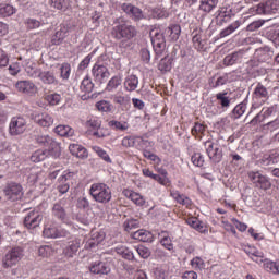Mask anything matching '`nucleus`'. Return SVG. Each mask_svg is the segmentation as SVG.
<instances>
[{
  "label": "nucleus",
  "instance_id": "obj_52",
  "mask_svg": "<svg viewBox=\"0 0 279 279\" xmlns=\"http://www.w3.org/2000/svg\"><path fill=\"white\" fill-rule=\"evenodd\" d=\"M154 19H169V11L165 8H157L153 11Z\"/></svg>",
  "mask_w": 279,
  "mask_h": 279
},
{
  "label": "nucleus",
  "instance_id": "obj_41",
  "mask_svg": "<svg viewBox=\"0 0 279 279\" xmlns=\"http://www.w3.org/2000/svg\"><path fill=\"white\" fill-rule=\"evenodd\" d=\"M92 149L93 151H95V154H97V156H99V158L105 160V162H112L110 155H108V153L104 148L99 146H92Z\"/></svg>",
  "mask_w": 279,
  "mask_h": 279
},
{
  "label": "nucleus",
  "instance_id": "obj_35",
  "mask_svg": "<svg viewBox=\"0 0 279 279\" xmlns=\"http://www.w3.org/2000/svg\"><path fill=\"white\" fill-rule=\"evenodd\" d=\"M159 238H160V243L162 247L171 252V250H173V242L171 241V236H169V233L166 231H161L159 233Z\"/></svg>",
  "mask_w": 279,
  "mask_h": 279
},
{
  "label": "nucleus",
  "instance_id": "obj_4",
  "mask_svg": "<svg viewBox=\"0 0 279 279\" xmlns=\"http://www.w3.org/2000/svg\"><path fill=\"white\" fill-rule=\"evenodd\" d=\"M248 179L256 189H260L262 191H269L271 189V181H269L267 175L260 173V171L248 172Z\"/></svg>",
  "mask_w": 279,
  "mask_h": 279
},
{
  "label": "nucleus",
  "instance_id": "obj_22",
  "mask_svg": "<svg viewBox=\"0 0 279 279\" xmlns=\"http://www.w3.org/2000/svg\"><path fill=\"white\" fill-rule=\"evenodd\" d=\"M70 154L76 158H88V150L80 144H70Z\"/></svg>",
  "mask_w": 279,
  "mask_h": 279
},
{
  "label": "nucleus",
  "instance_id": "obj_7",
  "mask_svg": "<svg viewBox=\"0 0 279 279\" xmlns=\"http://www.w3.org/2000/svg\"><path fill=\"white\" fill-rule=\"evenodd\" d=\"M4 195L10 202H19L23 197V186L16 182H11L5 186Z\"/></svg>",
  "mask_w": 279,
  "mask_h": 279
},
{
  "label": "nucleus",
  "instance_id": "obj_45",
  "mask_svg": "<svg viewBox=\"0 0 279 279\" xmlns=\"http://www.w3.org/2000/svg\"><path fill=\"white\" fill-rule=\"evenodd\" d=\"M96 108L99 112H112V104L108 100H100L96 102Z\"/></svg>",
  "mask_w": 279,
  "mask_h": 279
},
{
  "label": "nucleus",
  "instance_id": "obj_64",
  "mask_svg": "<svg viewBox=\"0 0 279 279\" xmlns=\"http://www.w3.org/2000/svg\"><path fill=\"white\" fill-rule=\"evenodd\" d=\"M134 144H135V140L132 136H125L122 138V147H126V148L134 147Z\"/></svg>",
  "mask_w": 279,
  "mask_h": 279
},
{
  "label": "nucleus",
  "instance_id": "obj_30",
  "mask_svg": "<svg viewBox=\"0 0 279 279\" xmlns=\"http://www.w3.org/2000/svg\"><path fill=\"white\" fill-rule=\"evenodd\" d=\"M124 88L129 93L134 92L136 88H138V77L134 74H131L126 76L124 81Z\"/></svg>",
  "mask_w": 279,
  "mask_h": 279
},
{
  "label": "nucleus",
  "instance_id": "obj_28",
  "mask_svg": "<svg viewBox=\"0 0 279 279\" xmlns=\"http://www.w3.org/2000/svg\"><path fill=\"white\" fill-rule=\"evenodd\" d=\"M122 83L123 76L121 74L114 75L107 83L106 90H108V93H112L117 90V88H119V86H121Z\"/></svg>",
  "mask_w": 279,
  "mask_h": 279
},
{
  "label": "nucleus",
  "instance_id": "obj_57",
  "mask_svg": "<svg viewBox=\"0 0 279 279\" xmlns=\"http://www.w3.org/2000/svg\"><path fill=\"white\" fill-rule=\"evenodd\" d=\"M27 29H38L43 25V22L36 19H27L25 22Z\"/></svg>",
  "mask_w": 279,
  "mask_h": 279
},
{
  "label": "nucleus",
  "instance_id": "obj_19",
  "mask_svg": "<svg viewBox=\"0 0 279 279\" xmlns=\"http://www.w3.org/2000/svg\"><path fill=\"white\" fill-rule=\"evenodd\" d=\"M132 239L142 241L143 243H151L154 241V234L145 229H141L132 233Z\"/></svg>",
  "mask_w": 279,
  "mask_h": 279
},
{
  "label": "nucleus",
  "instance_id": "obj_12",
  "mask_svg": "<svg viewBox=\"0 0 279 279\" xmlns=\"http://www.w3.org/2000/svg\"><path fill=\"white\" fill-rule=\"evenodd\" d=\"M279 12V0H267L256 7L257 14H276Z\"/></svg>",
  "mask_w": 279,
  "mask_h": 279
},
{
  "label": "nucleus",
  "instance_id": "obj_10",
  "mask_svg": "<svg viewBox=\"0 0 279 279\" xmlns=\"http://www.w3.org/2000/svg\"><path fill=\"white\" fill-rule=\"evenodd\" d=\"M92 75L98 84H104L110 77V70L104 64L95 63L92 68Z\"/></svg>",
  "mask_w": 279,
  "mask_h": 279
},
{
  "label": "nucleus",
  "instance_id": "obj_31",
  "mask_svg": "<svg viewBox=\"0 0 279 279\" xmlns=\"http://www.w3.org/2000/svg\"><path fill=\"white\" fill-rule=\"evenodd\" d=\"M182 28L178 24L171 25L165 29V35L169 36L171 40H178V38H180Z\"/></svg>",
  "mask_w": 279,
  "mask_h": 279
},
{
  "label": "nucleus",
  "instance_id": "obj_18",
  "mask_svg": "<svg viewBox=\"0 0 279 279\" xmlns=\"http://www.w3.org/2000/svg\"><path fill=\"white\" fill-rule=\"evenodd\" d=\"M123 195H125L128 199H131V202H133L135 206L143 207L147 203V201L145 199V196L132 190H124Z\"/></svg>",
  "mask_w": 279,
  "mask_h": 279
},
{
  "label": "nucleus",
  "instance_id": "obj_21",
  "mask_svg": "<svg viewBox=\"0 0 279 279\" xmlns=\"http://www.w3.org/2000/svg\"><path fill=\"white\" fill-rule=\"evenodd\" d=\"M48 5L58 12H66L71 8V0H48Z\"/></svg>",
  "mask_w": 279,
  "mask_h": 279
},
{
  "label": "nucleus",
  "instance_id": "obj_25",
  "mask_svg": "<svg viewBox=\"0 0 279 279\" xmlns=\"http://www.w3.org/2000/svg\"><path fill=\"white\" fill-rule=\"evenodd\" d=\"M187 223L191 226V228L197 230V232H201V234L208 233V227H206V225L197 218L187 219Z\"/></svg>",
  "mask_w": 279,
  "mask_h": 279
},
{
  "label": "nucleus",
  "instance_id": "obj_24",
  "mask_svg": "<svg viewBox=\"0 0 279 279\" xmlns=\"http://www.w3.org/2000/svg\"><path fill=\"white\" fill-rule=\"evenodd\" d=\"M47 154L52 156V158H60V155L62 154V146H60V143L52 138L48 144Z\"/></svg>",
  "mask_w": 279,
  "mask_h": 279
},
{
  "label": "nucleus",
  "instance_id": "obj_36",
  "mask_svg": "<svg viewBox=\"0 0 279 279\" xmlns=\"http://www.w3.org/2000/svg\"><path fill=\"white\" fill-rule=\"evenodd\" d=\"M16 14V9L8 3H0V19H5V16H12Z\"/></svg>",
  "mask_w": 279,
  "mask_h": 279
},
{
  "label": "nucleus",
  "instance_id": "obj_2",
  "mask_svg": "<svg viewBox=\"0 0 279 279\" xmlns=\"http://www.w3.org/2000/svg\"><path fill=\"white\" fill-rule=\"evenodd\" d=\"M111 36L116 40H132L136 36V27L126 23L117 24L111 31Z\"/></svg>",
  "mask_w": 279,
  "mask_h": 279
},
{
  "label": "nucleus",
  "instance_id": "obj_27",
  "mask_svg": "<svg viewBox=\"0 0 279 279\" xmlns=\"http://www.w3.org/2000/svg\"><path fill=\"white\" fill-rule=\"evenodd\" d=\"M218 3H219V0H201L198 8L201 12H205V14H209V12H213V10L217 8Z\"/></svg>",
  "mask_w": 279,
  "mask_h": 279
},
{
  "label": "nucleus",
  "instance_id": "obj_46",
  "mask_svg": "<svg viewBox=\"0 0 279 279\" xmlns=\"http://www.w3.org/2000/svg\"><path fill=\"white\" fill-rule=\"evenodd\" d=\"M52 215L57 217V219H65L66 211H64V207L60 204H54L52 207Z\"/></svg>",
  "mask_w": 279,
  "mask_h": 279
},
{
  "label": "nucleus",
  "instance_id": "obj_32",
  "mask_svg": "<svg viewBox=\"0 0 279 279\" xmlns=\"http://www.w3.org/2000/svg\"><path fill=\"white\" fill-rule=\"evenodd\" d=\"M78 250H80V241L74 240L63 250V254L64 256H66V258H73V256L77 254Z\"/></svg>",
  "mask_w": 279,
  "mask_h": 279
},
{
  "label": "nucleus",
  "instance_id": "obj_33",
  "mask_svg": "<svg viewBox=\"0 0 279 279\" xmlns=\"http://www.w3.org/2000/svg\"><path fill=\"white\" fill-rule=\"evenodd\" d=\"M173 69V58L165 57L159 61L158 70L162 73H169Z\"/></svg>",
  "mask_w": 279,
  "mask_h": 279
},
{
  "label": "nucleus",
  "instance_id": "obj_6",
  "mask_svg": "<svg viewBox=\"0 0 279 279\" xmlns=\"http://www.w3.org/2000/svg\"><path fill=\"white\" fill-rule=\"evenodd\" d=\"M205 149L207 151V156L213 160V162H221V159L223 158V150L219 143L207 141L205 142Z\"/></svg>",
  "mask_w": 279,
  "mask_h": 279
},
{
  "label": "nucleus",
  "instance_id": "obj_56",
  "mask_svg": "<svg viewBox=\"0 0 279 279\" xmlns=\"http://www.w3.org/2000/svg\"><path fill=\"white\" fill-rule=\"evenodd\" d=\"M191 265L194 269H206V263H204V259H202L201 257H194L191 260Z\"/></svg>",
  "mask_w": 279,
  "mask_h": 279
},
{
  "label": "nucleus",
  "instance_id": "obj_38",
  "mask_svg": "<svg viewBox=\"0 0 279 279\" xmlns=\"http://www.w3.org/2000/svg\"><path fill=\"white\" fill-rule=\"evenodd\" d=\"M264 269H266V271H270V274H279V262L265 259Z\"/></svg>",
  "mask_w": 279,
  "mask_h": 279
},
{
  "label": "nucleus",
  "instance_id": "obj_39",
  "mask_svg": "<svg viewBox=\"0 0 279 279\" xmlns=\"http://www.w3.org/2000/svg\"><path fill=\"white\" fill-rule=\"evenodd\" d=\"M69 32L66 28H60L59 31L56 32L54 37L52 39L53 45H62L64 38H66Z\"/></svg>",
  "mask_w": 279,
  "mask_h": 279
},
{
  "label": "nucleus",
  "instance_id": "obj_11",
  "mask_svg": "<svg viewBox=\"0 0 279 279\" xmlns=\"http://www.w3.org/2000/svg\"><path fill=\"white\" fill-rule=\"evenodd\" d=\"M43 222V215H40V211H29L27 216L24 218V226L27 228V230H36V228L40 227V223Z\"/></svg>",
  "mask_w": 279,
  "mask_h": 279
},
{
  "label": "nucleus",
  "instance_id": "obj_17",
  "mask_svg": "<svg viewBox=\"0 0 279 279\" xmlns=\"http://www.w3.org/2000/svg\"><path fill=\"white\" fill-rule=\"evenodd\" d=\"M106 239V233L104 231H94L92 232L90 239L86 242L85 247L86 250H93L102 243Z\"/></svg>",
  "mask_w": 279,
  "mask_h": 279
},
{
  "label": "nucleus",
  "instance_id": "obj_14",
  "mask_svg": "<svg viewBox=\"0 0 279 279\" xmlns=\"http://www.w3.org/2000/svg\"><path fill=\"white\" fill-rule=\"evenodd\" d=\"M111 99L113 104H116V106H119V108H121L122 110H128L132 101L130 95H126L123 92H117L111 96Z\"/></svg>",
  "mask_w": 279,
  "mask_h": 279
},
{
  "label": "nucleus",
  "instance_id": "obj_40",
  "mask_svg": "<svg viewBox=\"0 0 279 279\" xmlns=\"http://www.w3.org/2000/svg\"><path fill=\"white\" fill-rule=\"evenodd\" d=\"M278 162H279V156L277 154L265 156L262 159V165H264L265 167H271V165H278Z\"/></svg>",
  "mask_w": 279,
  "mask_h": 279
},
{
  "label": "nucleus",
  "instance_id": "obj_61",
  "mask_svg": "<svg viewBox=\"0 0 279 279\" xmlns=\"http://www.w3.org/2000/svg\"><path fill=\"white\" fill-rule=\"evenodd\" d=\"M192 162L195 167H204V156L202 153H196L192 156Z\"/></svg>",
  "mask_w": 279,
  "mask_h": 279
},
{
  "label": "nucleus",
  "instance_id": "obj_29",
  "mask_svg": "<svg viewBox=\"0 0 279 279\" xmlns=\"http://www.w3.org/2000/svg\"><path fill=\"white\" fill-rule=\"evenodd\" d=\"M38 77L43 84H58V78H56V74L51 71H44L38 74Z\"/></svg>",
  "mask_w": 279,
  "mask_h": 279
},
{
  "label": "nucleus",
  "instance_id": "obj_9",
  "mask_svg": "<svg viewBox=\"0 0 279 279\" xmlns=\"http://www.w3.org/2000/svg\"><path fill=\"white\" fill-rule=\"evenodd\" d=\"M15 88L19 93H22L27 97H34L38 93V86L32 81H17Z\"/></svg>",
  "mask_w": 279,
  "mask_h": 279
},
{
  "label": "nucleus",
  "instance_id": "obj_34",
  "mask_svg": "<svg viewBox=\"0 0 279 279\" xmlns=\"http://www.w3.org/2000/svg\"><path fill=\"white\" fill-rule=\"evenodd\" d=\"M54 132L59 136H68V138H71L75 134V131L71 126L62 124L56 126Z\"/></svg>",
  "mask_w": 279,
  "mask_h": 279
},
{
  "label": "nucleus",
  "instance_id": "obj_23",
  "mask_svg": "<svg viewBox=\"0 0 279 279\" xmlns=\"http://www.w3.org/2000/svg\"><path fill=\"white\" fill-rule=\"evenodd\" d=\"M89 271L92 274H110V267L108 266V264L104 263V262H95L90 268Z\"/></svg>",
  "mask_w": 279,
  "mask_h": 279
},
{
  "label": "nucleus",
  "instance_id": "obj_20",
  "mask_svg": "<svg viewBox=\"0 0 279 279\" xmlns=\"http://www.w3.org/2000/svg\"><path fill=\"white\" fill-rule=\"evenodd\" d=\"M254 99L256 101H260V104H265L269 99V92H267V87L263 84H257L254 90Z\"/></svg>",
  "mask_w": 279,
  "mask_h": 279
},
{
  "label": "nucleus",
  "instance_id": "obj_5",
  "mask_svg": "<svg viewBox=\"0 0 279 279\" xmlns=\"http://www.w3.org/2000/svg\"><path fill=\"white\" fill-rule=\"evenodd\" d=\"M43 234L45 239H62L64 236H69V231L58 228V226L52 221H48L44 227Z\"/></svg>",
  "mask_w": 279,
  "mask_h": 279
},
{
  "label": "nucleus",
  "instance_id": "obj_8",
  "mask_svg": "<svg viewBox=\"0 0 279 279\" xmlns=\"http://www.w3.org/2000/svg\"><path fill=\"white\" fill-rule=\"evenodd\" d=\"M26 128L27 121L21 117H14L9 124V134H11V136H19L25 132Z\"/></svg>",
  "mask_w": 279,
  "mask_h": 279
},
{
  "label": "nucleus",
  "instance_id": "obj_62",
  "mask_svg": "<svg viewBox=\"0 0 279 279\" xmlns=\"http://www.w3.org/2000/svg\"><path fill=\"white\" fill-rule=\"evenodd\" d=\"M123 226L126 232H130L131 230H136V228H138V220L136 219L126 220Z\"/></svg>",
  "mask_w": 279,
  "mask_h": 279
},
{
  "label": "nucleus",
  "instance_id": "obj_58",
  "mask_svg": "<svg viewBox=\"0 0 279 279\" xmlns=\"http://www.w3.org/2000/svg\"><path fill=\"white\" fill-rule=\"evenodd\" d=\"M22 66L23 65L19 61H15V62L11 63L9 65V73H10V75H13V76L14 75H19V73H21V68Z\"/></svg>",
  "mask_w": 279,
  "mask_h": 279
},
{
  "label": "nucleus",
  "instance_id": "obj_60",
  "mask_svg": "<svg viewBox=\"0 0 279 279\" xmlns=\"http://www.w3.org/2000/svg\"><path fill=\"white\" fill-rule=\"evenodd\" d=\"M136 252L141 256V258H149V256H151V251H149V248L144 245L137 246Z\"/></svg>",
  "mask_w": 279,
  "mask_h": 279
},
{
  "label": "nucleus",
  "instance_id": "obj_43",
  "mask_svg": "<svg viewBox=\"0 0 279 279\" xmlns=\"http://www.w3.org/2000/svg\"><path fill=\"white\" fill-rule=\"evenodd\" d=\"M47 156V150L38 149L31 156V160L32 162H43V160H45Z\"/></svg>",
  "mask_w": 279,
  "mask_h": 279
},
{
  "label": "nucleus",
  "instance_id": "obj_63",
  "mask_svg": "<svg viewBox=\"0 0 279 279\" xmlns=\"http://www.w3.org/2000/svg\"><path fill=\"white\" fill-rule=\"evenodd\" d=\"M143 156L146 157L147 160H151L153 162H156V165H160L161 162L160 157H158L156 154L149 150H144Z\"/></svg>",
  "mask_w": 279,
  "mask_h": 279
},
{
  "label": "nucleus",
  "instance_id": "obj_16",
  "mask_svg": "<svg viewBox=\"0 0 279 279\" xmlns=\"http://www.w3.org/2000/svg\"><path fill=\"white\" fill-rule=\"evenodd\" d=\"M33 119L35 121V123H37V125H39L40 128H51V125H53V116L47 113V112H43V113H35L33 116Z\"/></svg>",
  "mask_w": 279,
  "mask_h": 279
},
{
  "label": "nucleus",
  "instance_id": "obj_48",
  "mask_svg": "<svg viewBox=\"0 0 279 279\" xmlns=\"http://www.w3.org/2000/svg\"><path fill=\"white\" fill-rule=\"evenodd\" d=\"M240 23L233 22L231 25H229L227 28H225L223 31H221L220 33V37L221 38H226V36H230V34H233V32H236V29H239L240 27Z\"/></svg>",
  "mask_w": 279,
  "mask_h": 279
},
{
  "label": "nucleus",
  "instance_id": "obj_50",
  "mask_svg": "<svg viewBox=\"0 0 279 279\" xmlns=\"http://www.w3.org/2000/svg\"><path fill=\"white\" fill-rule=\"evenodd\" d=\"M60 77L62 80H69L71 77V64L62 63L60 66Z\"/></svg>",
  "mask_w": 279,
  "mask_h": 279
},
{
  "label": "nucleus",
  "instance_id": "obj_53",
  "mask_svg": "<svg viewBox=\"0 0 279 279\" xmlns=\"http://www.w3.org/2000/svg\"><path fill=\"white\" fill-rule=\"evenodd\" d=\"M38 253L43 258H49V256H53V247L49 245L41 246L39 247Z\"/></svg>",
  "mask_w": 279,
  "mask_h": 279
},
{
  "label": "nucleus",
  "instance_id": "obj_1",
  "mask_svg": "<svg viewBox=\"0 0 279 279\" xmlns=\"http://www.w3.org/2000/svg\"><path fill=\"white\" fill-rule=\"evenodd\" d=\"M89 194L98 204H108L112 199V191L105 183H93Z\"/></svg>",
  "mask_w": 279,
  "mask_h": 279
},
{
  "label": "nucleus",
  "instance_id": "obj_51",
  "mask_svg": "<svg viewBox=\"0 0 279 279\" xmlns=\"http://www.w3.org/2000/svg\"><path fill=\"white\" fill-rule=\"evenodd\" d=\"M241 58V53L234 52L232 54H229L225 58V64L226 66H232V64H236Z\"/></svg>",
  "mask_w": 279,
  "mask_h": 279
},
{
  "label": "nucleus",
  "instance_id": "obj_54",
  "mask_svg": "<svg viewBox=\"0 0 279 279\" xmlns=\"http://www.w3.org/2000/svg\"><path fill=\"white\" fill-rule=\"evenodd\" d=\"M93 136L96 138H106V136H110V132L106 128H98L93 131Z\"/></svg>",
  "mask_w": 279,
  "mask_h": 279
},
{
  "label": "nucleus",
  "instance_id": "obj_55",
  "mask_svg": "<svg viewBox=\"0 0 279 279\" xmlns=\"http://www.w3.org/2000/svg\"><path fill=\"white\" fill-rule=\"evenodd\" d=\"M53 137L49 135H38L36 137V143H38V145H41L43 147H48L49 143H51Z\"/></svg>",
  "mask_w": 279,
  "mask_h": 279
},
{
  "label": "nucleus",
  "instance_id": "obj_26",
  "mask_svg": "<svg viewBox=\"0 0 279 279\" xmlns=\"http://www.w3.org/2000/svg\"><path fill=\"white\" fill-rule=\"evenodd\" d=\"M170 195L173 197V199L178 203L181 204L182 206H191V198H189L186 195L181 194L178 190H172L170 192Z\"/></svg>",
  "mask_w": 279,
  "mask_h": 279
},
{
  "label": "nucleus",
  "instance_id": "obj_42",
  "mask_svg": "<svg viewBox=\"0 0 279 279\" xmlns=\"http://www.w3.org/2000/svg\"><path fill=\"white\" fill-rule=\"evenodd\" d=\"M46 101L49 106H58L62 101V96L58 93L48 94L46 96Z\"/></svg>",
  "mask_w": 279,
  "mask_h": 279
},
{
  "label": "nucleus",
  "instance_id": "obj_47",
  "mask_svg": "<svg viewBox=\"0 0 279 279\" xmlns=\"http://www.w3.org/2000/svg\"><path fill=\"white\" fill-rule=\"evenodd\" d=\"M245 110H247V107L245 105H236L232 110V119H241V117L245 114Z\"/></svg>",
  "mask_w": 279,
  "mask_h": 279
},
{
  "label": "nucleus",
  "instance_id": "obj_13",
  "mask_svg": "<svg viewBox=\"0 0 279 279\" xmlns=\"http://www.w3.org/2000/svg\"><path fill=\"white\" fill-rule=\"evenodd\" d=\"M121 10H123L128 16L132 17L133 21H143V19H145L143 10L138 9V7H134L131 3H123L121 5Z\"/></svg>",
  "mask_w": 279,
  "mask_h": 279
},
{
  "label": "nucleus",
  "instance_id": "obj_3",
  "mask_svg": "<svg viewBox=\"0 0 279 279\" xmlns=\"http://www.w3.org/2000/svg\"><path fill=\"white\" fill-rule=\"evenodd\" d=\"M23 258V248L13 247L4 255L2 258V267L4 269H11V267H16L19 262Z\"/></svg>",
  "mask_w": 279,
  "mask_h": 279
},
{
  "label": "nucleus",
  "instance_id": "obj_49",
  "mask_svg": "<svg viewBox=\"0 0 279 279\" xmlns=\"http://www.w3.org/2000/svg\"><path fill=\"white\" fill-rule=\"evenodd\" d=\"M86 128H88V130H90V132H94V130H98V128H101V119H99L97 117L90 118L86 122Z\"/></svg>",
  "mask_w": 279,
  "mask_h": 279
},
{
  "label": "nucleus",
  "instance_id": "obj_44",
  "mask_svg": "<svg viewBox=\"0 0 279 279\" xmlns=\"http://www.w3.org/2000/svg\"><path fill=\"white\" fill-rule=\"evenodd\" d=\"M93 88H95V84H93L90 77L86 76L81 83V90L83 93H93Z\"/></svg>",
  "mask_w": 279,
  "mask_h": 279
},
{
  "label": "nucleus",
  "instance_id": "obj_59",
  "mask_svg": "<svg viewBox=\"0 0 279 279\" xmlns=\"http://www.w3.org/2000/svg\"><path fill=\"white\" fill-rule=\"evenodd\" d=\"M226 95H228V93H218L216 95V99L220 101L222 108H228L230 106V99L226 97Z\"/></svg>",
  "mask_w": 279,
  "mask_h": 279
},
{
  "label": "nucleus",
  "instance_id": "obj_37",
  "mask_svg": "<svg viewBox=\"0 0 279 279\" xmlns=\"http://www.w3.org/2000/svg\"><path fill=\"white\" fill-rule=\"evenodd\" d=\"M150 38L153 43H157V45H160V43H165V34L161 33L160 28H153L150 31Z\"/></svg>",
  "mask_w": 279,
  "mask_h": 279
},
{
  "label": "nucleus",
  "instance_id": "obj_15",
  "mask_svg": "<svg viewBox=\"0 0 279 279\" xmlns=\"http://www.w3.org/2000/svg\"><path fill=\"white\" fill-rule=\"evenodd\" d=\"M74 173L65 170L62 175L58 178L59 185L57 186L59 193L61 195H64L65 193H69V190L71 189V185L66 183L68 180H71L73 178Z\"/></svg>",
  "mask_w": 279,
  "mask_h": 279
}]
</instances>
